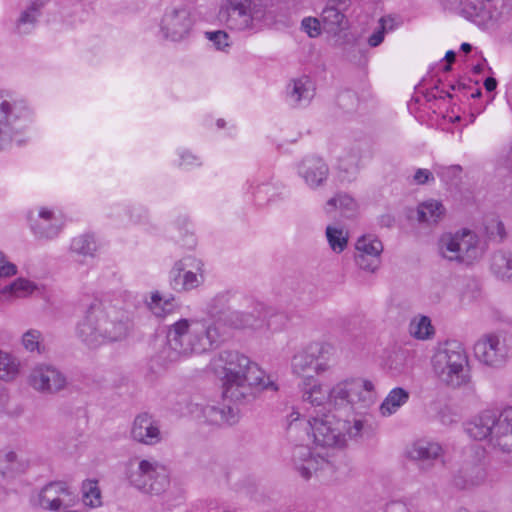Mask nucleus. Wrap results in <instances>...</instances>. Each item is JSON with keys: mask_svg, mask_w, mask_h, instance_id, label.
<instances>
[{"mask_svg": "<svg viewBox=\"0 0 512 512\" xmlns=\"http://www.w3.org/2000/svg\"><path fill=\"white\" fill-rule=\"evenodd\" d=\"M222 338L223 331L210 315L201 320L180 319L169 327L165 341L149 361V370L160 374L184 357L217 347Z\"/></svg>", "mask_w": 512, "mask_h": 512, "instance_id": "1", "label": "nucleus"}, {"mask_svg": "<svg viewBox=\"0 0 512 512\" xmlns=\"http://www.w3.org/2000/svg\"><path fill=\"white\" fill-rule=\"evenodd\" d=\"M121 304L110 295L93 299L78 323V337L90 347L124 339L132 328V316Z\"/></svg>", "mask_w": 512, "mask_h": 512, "instance_id": "2", "label": "nucleus"}, {"mask_svg": "<svg viewBox=\"0 0 512 512\" xmlns=\"http://www.w3.org/2000/svg\"><path fill=\"white\" fill-rule=\"evenodd\" d=\"M223 362V395L235 402L249 400L261 390L278 388L265 372L248 357L236 351H223L219 355Z\"/></svg>", "mask_w": 512, "mask_h": 512, "instance_id": "3", "label": "nucleus"}, {"mask_svg": "<svg viewBox=\"0 0 512 512\" xmlns=\"http://www.w3.org/2000/svg\"><path fill=\"white\" fill-rule=\"evenodd\" d=\"M313 443L323 449L343 448L348 439H358L367 430V421L354 418L352 421L338 418L334 413H310L307 419Z\"/></svg>", "mask_w": 512, "mask_h": 512, "instance_id": "4", "label": "nucleus"}, {"mask_svg": "<svg viewBox=\"0 0 512 512\" xmlns=\"http://www.w3.org/2000/svg\"><path fill=\"white\" fill-rule=\"evenodd\" d=\"M466 431L475 440H488L497 453L512 455V406L484 410L467 423Z\"/></svg>", "mask_w": 512, "mask_h": 512, "instance_id": "5", "label": "nucleus"}, {"mask_svg": "<svg viewBox=\"0 0 512 512\" xmlns=\"http://www.w3.org/2000/svg\"><path fill=\"white\" fill-rule=\"evenodd\" d=\"M439 381L451 388H460L471 382L469 358L465 348L455 340L440 343L431 360Z\"/></svg>", "mask_w": 512, "mask_h": 512, "instance_id": "6", "label": "nucleus"}, {"mask_svg": "<svg viewBox=\"0 0 512 512\" xmlns=\"http://www.w3.org/2000/svg\"><path fill=\"white\" fill-rule=\"evenodd\" d=\"M219 17L235 30L252 29L258 24H271L275 15L266 0H225Z\"/></svg>", "mask_w": 512, "mask_h": 512, "instance_id": "7", "label": "nucleus"}, {"mask_svg": "<svg viewBox=\"0 0 512 512\" xmlns=\"http://www.w3.org/2000/svg\"><path fill=\"white\" fill-rule=\"evenodd\" d=\"M227 303L226 295H218L212 300L208 310V314L217 322L223 334L226 328L259 329L265 325L270 326L267 318L271 313L263 304L255 305L251 311H236L231 310Z\"/></svg>", "mask_w": 512, "mask_h": 512, "instance_id": "8", "label": "nucleus"}, {"mask_svg": "<svg viewBox=\"0 0 512 512\" xmlns=\"http://www.w3.org/2000/svg\"><path fill=\"white\" fill-rule=\"evenodd\" d=\"M125 474L132 487L149 495H161L170 485L167 467L153 458L131 459Z\"/></svg>", "mask_w": 512, "mask_h": 512, "instance_id": "9", "label": "nucleus"}, {"mask_svg": "<svg viewBox=\"0 0 512 512\" xmlns=\"http://www.w3.org/2000/svg\"><path fill=\"white\" fill-rule=\"evenodd\" d=\"M375 401V386L372 381L365 378H348L339 381L330 389V404L335 408L365 410Z\"/></svg>", "mask_w": 512, "mask_h": 512, "instance_id": "10", "label": "nucleus"}, {"mask_svg": "<svg viewBox=\"0 0 512 512\" xmlns=\"http://www.w3.org/2000/svg\"><path fill=\"white\" fill-rule=\"evenodd\" d=\"M462 14L484 30H495L512 12V0H455Z\"/></svg>", "mask_w": 512, "mask_h": 512, "instance_id": "11", "label": "nucleus"}, {"mask_svg": "<svg viewBox=\"0 0 512 512\" xmlns=\"http://www.w3.org/2000/svg\"><path fill=\"white\" fill-rule=\"evenodd\" d=\"M333 353L334 347L329 343H310L292 357V372L297 376L304 377V379L311 370L320 375L329 369L328 360Z\"/></svg>", "mask_w": 512, "mask_h": 512, "instance_id": "12", "label": "nucleus"}, {"mask_svg": "<svg viewBox=\"0 0 512 512\" xmlns=\"http://www.w3.org/2000/svg\"><path fill=\"white\" fill-rule=\"evenodd\" d=\"M29 116V108L23 101L11 99L0 92V149L11 143L16 123L28 119Z\"/></svg>", "mask_w": 512, "mask_h": 512, "instance_id": "13", "label": "nucleus"}, {"mask_svg": "<svg viewBox=\"0 0 512 512\" xmlns=\"http://www.w3.org/2000/svg\"><path fill=\"white\" fill-rule=\"evenodd\" d=\"M203 282V263L188 256L177 261L170 271V285L175 291H188Z\"/></svg>", "mask_w": 512, "mask_h": 512, "instance_id": "14", "label": "nucleus"}, {"mask_svg": "<svg viewBox=\"0 0 512 512\" xmlns=\"http://www.w3.org/2000/svg\"><path fill=\"white\" fill-rule=\"evenodd\" d=\"M510 353V348L505 338L497 334H486L474 345L475 357L483 364L490 367L503 366Z\"/></svg>", "mask_w": 512, "mask_h": 512, "instance_id": "15", "label": "nucleus"}, {"mask_svg": "<svg viewBox=\"0 0 512 512\" xmlns=\"http://www.w3.org/2000/svg\"><path fill=\"white\" fill-rule=\"evenodd\" d=\"M192 27V19L184 4L171 5L165 9L160 29L165 38L173 41L183 39Z\"/></svg>", "mask_w": 512, "mask_h": 512, "instance_id": "16", "label": "nucleus"}, {"mask_svg": "<svg viewBox=\"0 0 512 512\" xmlns=\"http://www.w3.org/2000/svg\"><path fill=\"white\" fill-rule=\"evenodd\" d=\"M291 461L299 475L308 480L318 470H332V462L320 455L313 454L306 445H296L292 450Z\"/></svg>", "mask_w": 512, "mask_h": 512, "instance_id": "17", "label": "nucleus"}, {"mask_svg": "<svg viewBox=\"0 0 512 512\" xmlns=\"http://www.w3.org/2000/svg\"><path fill=\"white\" fill-rule=\"evenodd\" d=\"M30 228L38 239H53L62 229L63 222L54 211L40 207L36 212L29 213Z\"/></svg>", "mask_w": 512, "mask_h": 512, "instance_id": "18", "label": "nucleus"}, {"mask_svg": "<svg viewBox=\"0 0 512 512\" xmlns=\"http://www.w3.org/2000/svg\"><path fill=\"white\" fill-rule=\"evenodd\" d=\"M29 384L40 392H57L66 385L65 376L51 365L35 366L29 375Z\"/></svg>", "mask_w": 512, "mask_h": 512, "instance_id": "19", "label": "nucleus"}, {"mask_svg": "<svg viewBox=\"0 0 512 512\" xmlns=\"http://www.w3.org/2000/svg\"><path fill=\"white\" fill-rule=\"evenodd\" d=\"M407 457L418 463L419 469L429 471L435 462L443 457V447L428 439H419L407 449Z\"/></svg>", "mask_w": 512, "mask_h": 512, "instance_id": "20", "label": "nucleus"}, {"mask_svg": "<svg viewBox=\"0 0 512 512\" xmlns=\"http://www.w3.org/2000/svg\"><path fill=\"white\" fill-rule=\"evenodd\" d=\"M72 492L64 482H50L37 495L36 504L45 510H58L72 502Z\"/></svg>", "mask_w": 512, "mask_h": 512, "instance_id": "21", "label": "nucleus"}, {"mask_svg": "<svg viewBox=\"0 0 512 512\" xmlns=\"http://www.w3.org/2000/svg\"><path fill=\"white\" fill-rule=\"evenodd\" d=\"M131 436L135 441L146 445H153L161 441L158 422L147 413H142L134 419Z\"/></svg>", "mask_w": 512, "mask_h": 512, "instance_id": "22", "label": "nucleus"}, {"mask_svg": "<svg viewBox=\"0 0 512 512\" xmlns=\"http://www.w3.org/2000/svg\"><path fill=\"white\" fill-rule=\"evenodd\" d=\"M315 95V84L308 76L293 79L286 87V100L293 107L307 106Z\"/></svg>", "mask_w": 512, "mask_h": 512, "instance_id": "23", "label": "nucleus"}, {"mask_svg": "<svg viewBox=\"0 0 512 512\" xmlns=\"http://www.w3.org/2000/svg\"><path fill=\"white\" fill-rule=\"evenodd\" d=\"M299 174L305 183L315 189L322 186L328 178L329 168L319 157H307L299 165Z\"/></svg>", "mask_w": 512, "mask_h": 512, "instance_id": "24", "label": "nucleus"}, {"mask_svg": "<svg viewBox=\"0 0 512 512\" xmlns=\"http://www.w3.org/2000/svg\"><path fill=\"white\" fill-rule=\"evenodd\" d=\"M457 264L470 265L482 255L478 236L467 229L458 232Z\"/></svg>", "mask_w": 512, "mask_h": 512, "instance_id": "25", "label": "nucleus"}, {"mask_svg": "<svg viewBox=\"0 0 512 512\" xmlns=\"http://www.w3.org/2000/svg\"><path fill=\"white\" fill-rule=\"evenodd\" d=\"M203 416L213 425H233L239 420V410L227 405H207L203 408Z\"/></svg>", "mask_w": 512, "mask_h": 512, "instance_id": "26", "label": "nucleus"}, {"mask_svg": "<svg viewBox=\"0 0 512 512\" xmlns=\"http://www.w3.org/2000/svg\"><path fill=\"white\" fill-rule=\"evenodd\" d=\"M342 10V8L326 4L321 13V23L325 32L338 35L348 28V20Z\"/></svg>", "mask_w": 512, "mask_h": 512, "instance_id": "27", "label": "nucleus"}, {"mask_svg": "<svg viewBox=\"0 0 512 512\" xmlns=\"http://www.w3.org/2000/svg\"><path fill=\"white\" fill-rule=\"evenodd\" d=\"M302 400L304 403L310 404L312 407H320L326 402L330 403V390L327 391L313 377L303 380L301 385Z\"/></svg>", "mask_w": 512, "mask_h": 512, "instance_id": "28", "label": "nucleus"}, {"mask_svg": "<svg viewBox=\"0 0 512 512\" xmlns=\"http://www.w3.org/2000/svg\"><path fill=\"white\" fill-rule=\"evenodd\" d=\"M37 289L34 282L18 278L0 290V303H12L17 299L27 298Z\"/></svg>", "mask_w": 512, "mask_h": 512, "instance_id": "29", "label": "nucleus"}, {"mask_svg": "<svg viewBox=\"0 0 512 512\" xmlns=\"http://www.w3.org/2000/svg\"><path fill=\"white\" fill-rule=\"evenodd\" d=\"M410 394L401 387L393 388L379 406V413L383 417L395 414L409 400Z\"/></svg>", "mask_w": 512, "mask_h": 512, "instance_id": "30", "label": "nucleus"}, {"mask_svg": "<svg viewBox=\"0 0 512 512\" xmlns=\"http://www.w3.org/2000/svg\"><path fill=\"white\" fill-rule=\"evenodd\" d=\"M445 208L440 201L430 199L420 203L417 207V219L428 225L438 223L445 214Z\"/></svg>", "mask_w": 512, "mask_h": 512, "instance_id": "31", "label": "nucleus"}, {"mask_svg": "<svg viewBox=\"0 0 512 512\" xmlns=\"http://www.w3.org/2000/svg\"><path fill=\"white\" fill-rule=\"evenodd\" d=\"M490 269L497 278L512 281V252H495L491 258Z\"/></svg>", "mask_w": 512, "mask_h": 512, "instance_id": "32", "label": "nucleus"}, {"mask_svg": "<svg viewBox=\"0 0 512 512\" xmlns=\"http://www.w3.org/2000/svg\"><path fill=\"white\" fill-rule=\"evenodd\" d=\"M409 333L415 339L428 340L434 336L435 329L429 317L418 315L410 321Z\"/></svg>", "mask_w": 512, "mask_h": 512, "instance_id": "33", "label": "nucleus"}, {"mask_svg": "<svg viewBox=\"0 0 512 512\" xmlns=\"http://www.w3.org/2000/svg\"><path fill=\"white\" fill-rule=\"evenodd\" d=\"M458 245V232L443 234L438 240L439 255L447 261L457 263V257L459 256L457 252Z\"/></svg>", "mask_w": 512, "mask_h": 512, "instance_id": "34", "label": "nucleus"}, {"mask_svg": "<svg viewBox=\"0 0 512 512\" xmlns=\"http://www.w3.org/2000/svg\"><path fill=\"white\" fill-rule=\"evenodd\" d=\"M382 251V242L373 235H364L356 242V254L372 256L380 260Z\"/></svg>", "mask_w": 512, "mask_h": 512, "instance_id": "35", "label": "nucleus"}, {"mask_svg": "<svg viewBox=\"0 0 512 512\" xmlns=\"http://www.w3.org/2000/svg\"><path fill=\"white\" fill-rule=\"evenodd\" d=\"M20 362L10 353L0 350V379L10 381L17 377Z\"/></svg>", "mask_w": 512, "mask_h": 512, "instance_id": "36", "label": "nucleus"}, {"mask_svg": "<svg viewBox=\"0 0 512 512\" xmlns=\"http://www.w3.org/2000/svg\"><path fill=\"white\" fill-rule=\"evenodd\" d=\"M48 0H40L39 3H32L25 11H23L18 20L17 29L19 33H28L30 28L35 24L40 13V8Z\"/></svg>", "mask_w": 512, "mask_h": 512, "instance_id": "37", "label": "nucleus"}, {"mask_svg": "<svg viewBox=\"0 0 512 512\" xmlns=\"http://www.w3.org/2000/svg\"><path fill=\"white\" fill-rule=\"evenodd\" d=\"M326 237L330 248L336 253H341L347 246V232L340 227L328 226L326 228Z\"/></svg>", "mask_w": 512, "mask_h": 512, "instance_id": "38", "label": "nucleus"}, {"mask_svg": "<svg viewBox=\"0 0 512 512\" xmlns=\"http://www.w3.org/2000/svg\"><path fill=\"white\" fill-rule=\"evenodd\" d=\"M71 251L81 256H93L97 249L96 242L92 236L81 235L75 237L71 243Z\"/></svg>", "mask_w": 512, "mask_h": 512, "instance_id": "39", "label": "nucleus"}, {"mask_svg": "<svg viewBox=\"0 0 512 512\" xmlns=\"http://www.w3.org/2000/svg\"><path fill=\"white\" fill-rule=\"evenodd\" d=\"M337 204H339L338 207L345 217L354 216L358 208L357 202L347 194H338L327 202V206L332 208L337 207Z\"/></svg>", "mask_w": 512, "mask_h": 512, "instance_id": "40", "label": "nucleus"}, {"mask_svg": "<svg viewBox=\"0 0 512 512\" xmlns=\"http://www.w3.org/2000/svg\"><path fill=\"white\" fill-rule=\"evenodd\" d=\"M83 503L89 507H98L101 505V492L96 481H86L82 486Z\"/></svg>", "mask_w": 512, "mask_h": 512, "instance_id": "41", "label": "nucleus"}, {"mask_svg": "<svg viewBox=\"0 0 512 512\" xmlns=\"http://www.w3.org/2000/svg\"><path fill=\"white\" fill-rule=\"evenodd\" d=\"M149 307L154 315L162 317L172 311L173 305L169 300L163 301L161 296L155 293L151 296Z\"/></svg>", "mask_w": 512, "mask_h": 512, "instance_id": "42", "label": "nucleus"}, {"mask_svg": "<svg viewBox=\"0 0 512 512\" xmlns=\"http://www.w3.org/2000/svg\"><path fill=\"white\" fill-rule=\"evenodd\" d=\"M205 36L217 50L224 51L231 45L229 35L223 30L207 31Z\"/></svg>", "mask_w": 512, "mask_h": 512, "instance_id": "43", "label": "nucleus"}, {"mask_svg": "<svg viewBox=\"0 0 512 512\" xmlns=\"http://www.w3.org/2000/svg\"><path fill=\"white\" fill-rule=\"evenodd\" d=\"M41 333L38 330L30 329L24 333L22 337V344L26 350L30 352H41Z\"/></svg>", "mask_w": 512, "mask_h": 512, "instance_id": "44", "label": "nucleus"}, {"mask_svg": "<svg viewBox=\"0 0 512 512\" xmlns=\"http://www.w3.org/2000/svg\"><path fill=\"white\" fill-rule=\"evenodd\" d=\"M301 28L308 34L311 38H316L321 34L323 30L322 23L319 19L314 17H306L301 22Z\"/></svg>", "mask_w": 512, "mask_h": 512, "instance_id": "45", "label": "nucleus"}, {"mask_svg": "<svg viewBox=\"0 0 512 512\" xmlns=\"http://www.w3.org/2000/svg\"><path fill=\"white\" fill-rule=\"evenodd\" d=\"M486 230L491 238L499 242L503 241L506 237L505 226L503 222L498 219H491L486 226Z\"/></svg>", "mask_w": 512, "mask_h": 512, "instance_id": "46", "label": "nucleus"}, {"mask_svg": "<svg viewBox=\"0 0 512 512\" xmlns=\"http://www.w3.org/2000/svg\"><path fill=\"white\" fill-rule=\"evenodd\" d=\"M355 262L360 269L369 272H375L380 265V260L378 258L356 253Z\"/></svg>", "mask_w": 512, "mask_h": 512, "instance_id": "47", "label": "nucleus"}, {"mask_svg": "<svg viewBox=\"0 0 512 512\" xmlns=\"http://www.w3.org/2000/svg\"><path fill=\"white\" fill-rule=\"evenodd\" d=\"M300 416L301 415L298 411H293L288 416L287 432H288L289 437L293 436L294 432H296L298 427L302 426L303 424H305L307 426V420L301 419Z\"/></svg>", "mask_w": 512, "mask_h": 512, "instance_id": "48", "label": "nucleus"}, {"mask_svg": "<svg viewBox=\"0 0 512 512\" xmlns=\"http://www.w3.org/2000/svg\"><path fill=\"white\" fill-rule=\"evenodd\" d=\"M17 273V267L6 259V256L0 252V277H9Z\"/></svg>", "mask_w": 512, "mask_h": 512, "instance_id": "49", "label": "nucleus"}, {"mask_svg": "<svg viewBox=\"0 0 512 512\" xmlns=\"http://www.w3.org/2000/svg\"><path fill=\"white\" fill-rule=\"evenodd\" d=\"M435 180L434 175L428 169L419 168L413 175V182L417 185H424Z\"/></svg>", "mask_w": 512, "mask_h": 512, "instance_id": "50", "label": "nucleus"}, {"mask_svg": "<svg viewBox=\"0 0 512 512\" xmlns=\"http://www.w3.org/2000/svg\"><path fill=\"white\" fill-rule=\"evenodd\" d=\"M386 31H384V28L378 27L376 31H374L370 37L368 38V44L371 47H377L379 46L385 37Z\"/></svg>", "mask_w": 512, "mask_h": 512, "instance_id": "51", "label": "nucleus"}, {"mask_svg": "<svg viewBox=\"0 0 512 512\" xmlns=\"http://www.w3.org/2000/svg\"><path fill=\"white\" fill-rule=\"evenodd\" d=\"M379 27L384 28V31H392L395 27V20L390 16L381 17L379 20Z\"/></svg>", "mask_w": 512, "mask_h": 512, "instance_id": "52", "label": "nucleus"}, {"mask_svg": "<svg viewBox=\"0 0 512 512\" xmlns=\"http://www.w3.org/2000/svg\"><path fill=\"white\" fill-rule=\"evenodd\" d=\"M182 162L181 164L191 165L197 162L198 158L191 153H184L181 155Z\"/></svg>", "mask_w": 512, "mask_h": 512, "instance_id": "53", "label": "nucleus"}, {"mask_svg": "<svg viewBox=\"0 0 512 512\" xmlns=\"http://www.w3.org/2000/svg\"><path fill=\"white\" fill-rule=\"evenodd\" d=\"M484 87L489 92L494 91L496 89V87H497L496 79L493 78V77L486 78L485 81H484Z\"/></svg>", "mask_w": 512, "mask_h": 512, "instance_id": "54", "label": "nucleus"}, {"mask_svg": "<svg viewBox=\"0 0 512 512\" xmlns=\"http://www.w3.org/2000/svg\"><path fill=\"white\" fill-rule=\"evenodd\" d=\"M455 57H456V54L455 52L453 51H448L445 55V59L446 61L448 62L447 65L444 67V70L445 71H449L450 70V65L451 63L455 60Z\"/></svg>", "mask_w": 512, "mask_h": 512, "instance_id": "55", "label": "nucleus"}, {"mask_svg": "<svg viewBox=\"0 0 512 512\" xmlns=\"http://www.w3.org/2000/svg\"><path fill=\"white\" fill-rule=\"evenodd\" d=\"M348 2H349V0H328L327 4H331L333 6L343 9L347 5Z\"/></svg>", "mask_w": 512, "mask_h": 512, "instance_id": "56", "label": "nucleus"}, {"mask_svg": "<svg viewBox=\"0 0 512 512\" xmlns=\"http://www.w3.org/2000/svg\"><path fill=\"white\" fill-rule=\"evenodd\" d=\"M4 458L7 462L12 463L16 461L17 455L13 451H8L4 454Z\"/></svg>", "mask_w": 512, "mask_h": 512, "instance_id": "57", "label": "nucleus"}, {"mask_svg": "<svg viewBox=\"0 0 512 512\" xmlns=\"http://www.w3.org/2000/svg\"><path fill=\"white\" fill-rule=\"evenodd\" d=\"M447 170L452 172L454 175H456L462 171V168L459 165H453V166L447 168Z\"/></svg>", "mask_w": 512, "mask_h": 512, "instance_id": "58", "label": "nucleus"}, {"mask_svg": "<svg viewBox=\"0 0 512 512\" xmlns=\"http://www.w3.org/2000/svg\"><path fill=\"white\" fill-rule=\"evenodd\" d=\"M461 50L465 53H468L472 50V46L469 43H463L461 45Z\"/></svg>", "mask_w": 512, "mask_h": 512, "instance_id": "59", "label": "nucleus"}, {"mask_svg": "<svg viewBox=\"0 0 512 512\" xmlns=\"http://www.w3.org/2000/svg\"><path fill=\"white\" fill-rule=\"evenodd\" d=\"M473 70H474V73L480 74L483 71V65L478 64V65L474 66Z\"/></svg>", "mask_w": 512, "mask_h": 512, "instance_id": "60", "label": "nucleus"}, {"mask_svg": "<svg viewBox=\"0 0 512 512\" xmlns=\"http://www.w3.org/2000/svg\"><path fill=\"white\" fill-rule=\"evenodd\" d=\"M265 189H266V187H260V188L258 189V191H257V195H256V197H257V198H259L260 194H261L262 192H264V190H265Z\"/></svg>", "mask_w": 512, "mask_h": 512, "instance_id": "61", "label": "nucleus"}, {"mask_svg": "<svg viewBox=\"0 0 512 512\" xmlns=\"http://www.w3.org/2000/svg\"><path fill=\"white\" fill-rule=\"evenodd\" d=\"M480 96H481V91L480 90H477L475 93L472 94L473 98H477V97H480Z\"/></svg>", "mask_w": 512, "mask_h": 512, "instance_id": "62", "label": "nucleus"}, {"mask_svg": "<svg viewBox=\"0 0 512 512\" xmlns=\"http://www.w3.org/2000/svg\"><path fill=\"white\" fill-rule=\"evenodd\" d=\"M224 124H225V123H224V120H222V119H219V120L217 121V125H218V127H220V128L224 127Z\"/></svg>", "mask_w": 512, "mask_h": 512, "instance_id": "63", "label": "nucleus"}, {"mask_svg": "<svg viewBox=\"0 0 512 512\" xmlns=\"http://www.w3.org/2000/svg\"><path fill=\"white\" fill-rule=\"evenodd\" d=\"M357 170H358L357 165H354V166L351 168V174H352V175H355V174H356V172H357Z\"/></svg>", "mask_w": 512, "mask_h": 512, "instance_id": "64", "label": "nucleus"}]
</instances>
